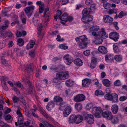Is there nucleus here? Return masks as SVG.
Returning <instances> with one entry per match:
<instances>
[{"mask_svg": "<svg viewBox=\"0 0 127 127\" xmlns=\"http://www.w3.org/2000/svg\"><path fill=\"white\" fill-rule=\"evenodd\" d=\"M104 97L106 99L112 101L114 103L117 102L118 98L117 95L115 93L106 94L104 95Z\"/></svg>", "mask_w": 127, "mask_h": 127, "instance_id": "obj_1", "label": "nucleus"}, {"mask_svg": "<svg viewBox=\"0 0 127 127\" xmlns=\"http://www.w3.org/2000/svg\"><path fill=\"white\" fill-rule=\"evenodd\" d=\"M57 77L60 80H65L69 76L68 71L60 72L56 74Z\"/></svg>", "mask_w": 127, "mask_h": 127, "instance_id": "obj_2", "label": "nucleus"}, {"mask_svg": "<svg viewBox=\"0 0 127 127\" xmlns=\"http://www.w3.org/2000/svg\"><path fill=\"white\" fill-rule=\"evenodd\" d=\"M101 111V109L100 107H94L93 108L92 113H93L95 114V117L98 118L100 117Z\"/></svg>", "mask_w": 127, "mask_h": 127, "instance_id": "obj_3", "label": "nucleus"}, {"mask_svg": "<svg viewBox=\"0 0 127 127\" xmlns=\"http://www.w3.org/2000/svg\"><path fill=\"white\" fill-rule=\"evenodd\" d=\"M94 116L91 114H88L83 117V119L88 123L89 124H92L94 122Z\"/></svg>", "mask_w": 127, "mask_h": 127, "instance_id": "obj_4", "label": "nucleus"}, {"mask_svg": "<svg viewBox=\"0 0 127 127\" xmlns=\"http://www.w3.org/2000/svg\"><path fill=\"white\" fill-rule=\"evenodd\" d=\"M34 8V6L32 5L26 7L25 9V12L28 16L30 17L31 16Z\"/></svg>", "mask_w": 127, "mask_h": 127, "instance_id": "obj_5", "label": "nucleus"}, {"mask_svg": "<svg viewBox=\"0 0 127 127\" xmlns=\"http://www.w3.org/2000/svg\"><path fill=\"white\" fill-rule=\"evenodd\" d=\"M119 37V34L116 32H112L109 34V37L114 41H117Z\"/></svg>", "mask_w": 127, "mask_h": 127, "instance_id": "obj_6", "label": "nucleus"}, {"mask_svg": "<svg viewBox=\"0 0 127 127\" xmlns=\"http://www.w3.org/2000/svg\"><path fill=\"white\" fill-rule=\"evenodd\" d=\"M85 97L83 94H78L74 96V100L75 102H80L85 100Z\"/></svg>", "mask_w": 127, "mask_h": 127, "instance_id": "obj_7", "label": "nucleus"}, {"mask_svg": "<svg viewBox=\"0 0 127 127\" xmlns=\"http://www.w3.org/2000/svg\"><path fill=\"white\" fill-rule=\"evenodd\" d=\"M102 115L104 118L108 120H111L113 116L111 112L108 111L103 112Z\"/></svg>", "mask_w": 127, "mask_h": 127, "instance_id": "obj_8", "label": "nucleus"}, {"mask_svg": "<svg viewBox=\"0 0 127 127\" xmlns=\"http://www.w3.org/2000/svg\"><path fill=\"white\" fill-rule=\"evenodd\" d=\"M64 59L66 61L67 64L68 65L70 64L73 61V58L68 54L64 56Z\"/></svg>", "mask_w": 127, "mask_h": 127, "instance_id": "obj_9", "label": "nucleus"}, {"mask_svg": "<svg viewBox=\"0 0 127 127\" xmlns=\"http://www.w3.org/2000/svg\"><path fill=\"white\" fill-rule=\"evenodd\" d=\"M93 19V17L91 15H83L81 19V20L83 22H87L92 21Z\"/></svg>", "mask_w": 127, "mask_h": 127, "instance_id": "obj_10", "label": "nucleus"}, {"mask_svg": "<svg viewBox=\"0 0 127 127\" xmlns=\"http://www.w3.org/2000/svg\"><path fill=\"white\" fill-rule=\"evenodd\" d=\"M75 40L77 42H86L87 40V38L86 37V36L84 35L77 37L75 38Z\"/></svg>", "mask_w": 127, "mask_h": 127, "instance_id": "obj_11", "label": "nucleus"}, {"mask_svg": "<svg viewBox=\"0 0 127 127\" xmlns=\"http://www.w3.org/2000/svg\"><path fill=\"white\" fill-rule=\"evenodd\" d=\"M98 34V37H100L104 39L107 38L108 36V35L106 34V32L104 31V29L103 28H102L101 31L99 32Z\"/></svg>", "mask_w": 127, "mask_h": 127, "instance_id": "obj_12", "label": "nucleus"}, {"mask_svg": "<svg viewBox=\"0 0 127 127\" xmlns=\"http://www.w3.org/2000/svg\"><path fill=\"white\" fill-rule=\"evenodd\" d=\"M103 20L104 22L107 23H111L113 21V19L107 15H104Z\"/></svg>", "mask_w": 127, "mask_h": 127, "instance_id": "obj_13", "label": "nucleus"}, {"mask_svg": "<svg viewBox=\"0 0 127 127\" xmlns=\"http://www.w3.org/2000/svg\"><path fill=\"white\" fill-rule=\"evenodd\" d=\"M71 110V107L70 106L67 107L64 111V115L65 117H67L70 113Z\"/></svg>", "mask_w": 127, "mask_h": 127, "instance_id": "obj_14", "label": "nucleus"}, {"mask_svg": "<svg viewBox=\"0 0 127 127\" xmlns=\"http://www.w3.org/2000/svg\"><path fill=\"white\" fill-rule=\"evenodd\" d=\"M77 119V116L72 115L70 116L68 119V122L69 124H73L75 123L76 119Z\"/></svg>", "mask_w": 127, "mask_h": 127, "instance_id": "obj_15", "label": "nucleus"}, {"mask_svg": "<svg viewBox=\"0 0 127 127\" xmlns=\"http://www.w3.org/2000/svg\"><path fill=\"white\" fill-rule=\"evenodd\" d=\"M98 50L100 52L103 54H105L107 52V48L104 46H100Z\"/></svg>", "mask_w": 127, "mask_h": 127, "instance_id": "obj_16", "label": "nucleus"}, {"mask_svg": "<svg viewBox=\"0 0 127 127\" xmlns=\"http://www.w3.org/2000/svg\"><path fill=\"white\" fill-rule=\"evenodd\" d=\"M39 13L36 12L34 14V17L32 18V22L35 25L36 24L38 23V19L39 17Z\"/></svg>", "mask_w": 127, "mask_h": 127, "instance_id": "obj_17", "label": "nucleus"}, {"mask_svg": "<svg viewBox=\"0 0 127 127\" xmlns=\"http://www.w3.org/2000/svg\"><path fill=\"white\" fill-rule=\"evenodd\" d=\"M91 82V80L89 79H85L82 81V85L84 87L88 86L90 84Z\"/></svg>", "mask_w": 127, "mask_h": 127, "instance_id": "obj_18", "label": "nucleus"}, {"mask_svg": "<svg viewBox=\"0 0 127 127\" xmlns=\"http://www.w3.org/2000/svg\"><path fill=\"white\" fill-rule=\"evenodd\" d=\"M118 106L116 104L113 105L111 107L112 111L114 114H116L118 112Z\"/></svg>", "mask_w": 127, "mask_h": 127, "instance_id": "obj_19", "label": "nucleus"}, {"mask_svg": "<svg viewBox=\"0 0 127 127\" xmlns=\"http://www.w3.org/2000/svg\"><path fill=\"white\" fill-rule=\"evenodd\" d=\"M74 63L76 65L79 66H81L83 64L82 61L79 58H77L75 59L74 61Z\"/></svg>", "mask_w": 127, "mask_h": 127, "instance_id": "obj_20", "label": "nucleus"}, {"mask_svg": "<svg viewBox=\"0 0 127 127\" xmlns=\"http://www.w3.org/2000/svg\"><path fill=\"white\" fill-rule=\"evenodd\" d=\"M91 8H86L84 9L82 11V14L83 15L84 14L89 15L91 13Z\"/></svg>", "mask_w": 127, "mask_h": 127, "instance_id": "obj_21", "label": "nucleus"}, {"mask_svg": "<svg viewBox=\"0 0 127 127\" xmlns=\"http://www.w3.org/2000/svg\"><path fill=\"white\" fill-rule=\"evenodd\" d=\"M110 120L113 124H116L119 123V120L117 117L112 116Z\"/></svg>", "mask_w": 127, "mask_h": 127, "instance_id": "obj_22", "label": "nucleus"}, {"mask_svg": "<svg viewBox=\"0 0 127 127\" xmlns=\"http://www.w3.org/2000/svg\"><path fill=\"white\" fill-rule=\"evenodd\" d=\"M1 60L2 64L5 66H7L8 67L10 66L9 64L8 61L6 60L3 57H1Z\"/></svg>", "mask_w": 127, "mask_h": 127, "instance_id": "obj_23", "label": "nucleus"}, {"mask_svg": "<svg viewBox=\"0 0 127 127\" xmlns=\"http://www.w3.org/2000/svg\"><path fill=\"white\" fill-rule=\"evenodd\" d=\"M104 86L107 87H109L110 86L111 83L110 81L107 79H104L102 81Z\"/></svg>", "mask_w": 127, "mask_h": 127, "instance_id": "obj_24", "label": "nucleus"}, {"mask_svg": "<svg viewBox=\"0 0 127 127\" xmlns=\"http://www.w3.org/2000/svg\"><path fill=\"white\" fill-rule=\"evenodd\" d=\"M83 119V117L81 116L78 115L77 116V119H76L75 123L78 124L81 123Z\"/></svg>", "mask_w": 127, "mask_h": 127, "instance_id": "obj_25", "label": "nucleus"}, {"mask_svg": "<svg viewBox=\"0 0 127 127\" xmlns=\"http://www.w3.org/2000/svg\"><path fill=\"white\" fill-rule=\"evenodd\" d=\"M99 37L95 38V40L94 41L96 44H100L102 42L103 39L101 37Z\"/></svg>", "mask_w": 127, "mask_h": 127, "instance_id": "obj_26", "label": "nucleus"}, {"mask_svg": "<svg viewBox=\"0 0 127 127\" xmlns=\"http://www.w3.org/2000/svg\"><path fill=\"white\" fill-rule=\"evenodd\" d=\"M75 107L76 109L80 110L82 109V106L81 103L78 102L75 104Z\"/></svg>", "mask_w": 127, "mask_h": 127, "instance_id": "obj_27", "label": "nucleus"}, {"mask_svg": "<svg viewBox=\"0 0 127 127\" xmlns=\"http://www.w3.org/2000/svg\"><path fill=\"white\" fill-rule=\"evenodd\" d=\"M87 45L86 42L80 43L78 45L79 47L82 49H83L86 47Z\"/></svg>", "mask_w": 127, "mask_h": 127, "instance_id": "obj_28", "label": "nucleus"}, {"mask_svg": "<svg viewBox=\"0 0 127 127\" xmlns=\"http://www.w3.org/2000/svg\"><path fill=\"white\" fill-rule=\"evenodd\" d=\"M114 59L117 62H120L122 60V56L120 55H117L114 57Z\"/></svg>", "mask_w": 127, "mask_h": 127, "instance_id": "obj_29", "label": "nucleus"}, {"mask_svg": "<svg viewBox=\"0 0 127 127\" xmlns=\"http://www.w3.org/2000/svg\"><path fill=\"white\" fill-rule=\"evenodd\" d=\"M67 15L66 13H64L61 17H59L60 19L62 20L65 21V22H67V20H65L64 19L65 18H66Z\"/></svg>", "mask_w": 127, "mask_h": 127, "instance_id": "obj_30", "label": "nucleus"}, {"mask_svg": "<svg viewBox=\"0 0 127 127\" xmlns=\"http://www.w3.org/2000/svg\"><path fill=\"white\" fill-rule=\"evenodd\" d=\"M17 44L19 46H22L24 44V41L21 38H20L18 39L17 41Z\"/></svg>", "mask_w": 127, "mask_h": 127, "instance_id": "obj_31", "label": "nucleus"}, {"mask_svg": "<svg viewBox=\"0 0 127 127\" xmlns=\"http://www.w3.org/2000/svg\"><path fill=\"white\" fill-rule=\"evenodd\" d=\"M54 102H58L63 101L62 98L59 96H55L54 99Z\"/></svg>", "mask_w": 127, "mask_h": 127, "instance_id": "obj_32", "label": "nucleus"}, {"mask_svg": "<svg viewBox=\"0 0 127 127\" xmlns=\"http://www.w3.org/2000/svg\"><path fill=\"white\" fill-rule=\"evenodd\" d=\"M18 122L19 125H20L23 124V119L22 116L19 117L18 118Z\"/></svg>", "mask_w": 127, "mask_h": 127, "instance_id": "obj_33", "label": "nucleus"}, {"mask_svg": "<svg viewBox=\"0 0 127 127\" xmlns=\"http://www.w3.org/2000/svg\"><path fill=\"white\" fill-rule=\"evenodd\" d=\"M73 84V82L69 79L66 81L65 82L66 85L68 86H72Z\"/></svg>", "mask_w": 127, "mask_h": 127, "instance_id": "obj_34", "label": "nucleus"}, {"mask_svg": "<svg viewBox=\"0 0 127 127\" xmlns=\"http://www.w3.org/2000/svg\"><path fill=\"white\" fill-rule=\"evenodd\" d=\"M103 93L99 90H96L95 92V95L97 96L99 95H103Z\"/></svg>", "mask_w": 127, "mask_h": 127, "instance_id": "obj_35", "label": "nucleus"}, {"mask_svg": "<svg viewBox=\"0 0 127 127\" xmlns=\"http://www.w3.org/2000/svg\"><path fill=\"white\" fill-rule=\"evenodd\" d=\"M103 5L104 8L106 9H109L111 6V5L110 4L107 2L104 3Z\"/></svg>", "mask_w": 127, "mask_h": 127, "instance_id": "obj_36", "label": "nucleus"}, {"mask_svg": "<svg viewBox=\"0 0 127 127\" xmlns=\"http://www.w3.org/2000/svg\"><path fill=\"white\" fill-rule=\"evenodd\" d=\"M22 79V81L28 83V85H32V83L29 79L26 78H23Z\"/></svg>", "mask_w": 127, "mask_h": 127, "instance_id": "obj_37", "label": "nucleus"}, {"mask_svg": "<svg viewBox=\"0 0 127 127\" xmlns=\"http://www.w3.org/2000/svg\"><path fill=\"white\" fill-rule=\"evenodd\" d=\"M90 29L92 31H96L99 29V27L97 26H94L91 27Z\"/></svg>", "mask_w": 127, "mask_h": 127, "instance_id": "obj_38", "label": "nucleus"}, {"mask_svg": "<svg viewBox=\"0 0 127 127\" xmlns=\"http://www.w3.org/2000/svg\"><path fill=\"white\" fill-rule=\"evenodd\" d=\"M9 9L7 8H5L2 10V12L4 16H7V13L9 11Z\"/></svg>", "mask_w": 127, "mask_h": 127, "instance_id": "obj_39", "label": "nucleus"}, {"mask_svg": "<svg viewBox=\"0 0 127 127\" xmlns=\"http://www.w3.org/2000/svg\"><path fill=\"white\" fill-rule=\"evenodd\" d=\"M108 13L109 15H111L113 13L116 14V10L114 8L110 9L108 12Z\"/></svg>", "mask_w": 127, "mask_h": 127, "instance_id": "obj_40", "label": "nucleus"}, {"mask_svg": "<svg viewBox=\"0 0 127 127\" xmlns=\"http://www.w3.org/2000/svg\"><path fill=\"white\" fill-rule=\"evenodd\" d=\"M33 67V65L32 64H30L28 65L27 66L25 69L27 70H32Z\"/></svg>", "mask_w": 127, "mask_h": 127, "instance_id": "obj_41", "label": "nucleus"}, {"mask_svg": "<svg viewBox=\"0 0 127 127\" xmlns=\"http://www.w3.org/2000/svg\"><path fill=\"white\" fill-rule=\"evenodd\" d=\"M60 47L61 49H66L68 48V46H66L65 44H61L59 46Z\"/></svg>", "mask_w": 127, "mask_h": 127, "instance_id": "obj_42", "label": "nucleus"}, {"mask_svg": "<svg viewBox=\"0 0 127 127\" xmlns=\"http://www.w3.org/2000/svg\"><path fill=\"white\" fill-rule=\"evenodd\" d=\"M14 84L18 87L21 88H23V85H22L21 83L19 81L16 82L15 83H14Z\"/></svg>", "mask_w": 127, "mask_h": 127, "instance_id": "obj_43", "label": "nucleus"}, {"mask_svg": "<svg viewBox=\"0 0 127 127\" xmlns=\"http://www.w3.org/2000/svg\"><path fill=\"white\" fill-rule=\"evenodd\" d=\"M13 101L14 103H16L19 101V98L17 97L14 96L12 98Z\"/></svg>", "mask_w": 127, "mask_h": 127, "instance_id": "obj_44", "label": "nucleus"}, {"mask_svg": "<svg viewBox=\"0 0 127 127\" xmlns=\"http://www.w3.org/2000/svg\"><path fill=\"white\" fill-rule=\"evenodd\" d=\"M6 35L9 37H12L13 34L11 32L8 31L5 32Z\"/></svg>", "mask_w": 127, "mask_h": 127, "instance_id": "obj_45", "label": "nucleus"}, {"mask_svg": "<svg viewBox=\"0 0 127 127\" xmlns=\"http://www.w3.org/2000/svg\"><path fill=\"white\" fill-rule=\"evenodd\" d=\"M0 125L2 127H9L8 125L2 121L0 122Z\"/></svg>", "mask_w": 127, "mask_h": 127, "instance_id": "obj_46", "label": "nucleus"}, {"mask_svg": "<svg viewBox=\"0 0 127 127\" xmlns=\"http://www.w3.org/2000/svg\"><path fill=\"white\" fill-rule=\"evenodd\" d=\"M114 85L116 86H119L121 85L120 81L119 80H117L115 81L114 82Z\"/></svg>", "mask_w": 127, "mask_h": 127, "instance_id": "obj_47", "label": "nucleus"}, {"mask_svg": "<svg viewBox=\"0 0 127 127\" xmlns=\"http://www.w3.org/2000/svg\"><path fill=\"white\" fill-rule=\"evenodd\" d=\"M48 104V105H49L51 109L53 108L54 107L55 104L52 101L49 102Z\"/></svg>", "mask_w": 127, "mask_h": 127, "instance_id": "obj_48", "label": "nucleus"}, {"mask_svg": "<svg viewBox=\"0 0 127 127\" xmlns=\"http://www.w3.org/2000/svg\"><path fill=\"white\" fill-rule=\"evenodd\" d=\"M106 61L110 60H112L111 56L110 55H107L105 56Z\"/></svg>", "mask_w": 127, "mask_h": 127, "instance_id": "obj_49", "label": "nucleus"}, {"mask_svg": "<svg viewBox=\"0 0 127 127\" xmlns=\"http://www.w3.org/2000/svg\"><path fill=\"white\" fill-rule=\"evenodd\" d=\"M44 124V125L47 127H54V126L49 123L46 121Z\"/></svg>", "mask_w": 127, "mask_h": 127, "instance_id": "obj_50", "label": "nucleus"}, {"mask_svg": "<svg viewBox=\"0 0 127 127\" xmlns=\"http://www.w3.org/2000/svg\"><path fill=\"white\" fill-rule=\"evenodd\" d=\"M29 55L32 57H33L35 55L34 52L33 50L30 51L29 53Z\"/></svg>", "mask_w": 127, "mask_h": 127, "instance_id": "obj_51", "label": "nucleus"}, {"mask_svg": "<svg viewBox=\"0 0 127 127\" xmlns=\"http://www.w3.org/2000/svg\"><path fill=\"white\" fill-rule=\"evenodd\" d=\"M3 89L6 91H7L8 90V89L7 86L6 85V83L5 82H4L3 83Z\"/></svg>", "mask_w": 127, "mask_h": 127, "instance_id": "obj_52", "label": "nucleus"}, {"mask_svg": "<svg viewBox=\"0 0 127 127\" xmlns=\"http://www.w3.org/2000/svg\"><path fill=\"white\" fill-rule=\"evenodd\" d=\"M83 54L84 55L86 56L89 55L90 54V51L89 50H87L84 51Z\"/></svg>", "mask_w": 127, "mask_h": 127, "instance_id": "obj_53", "label": "nucleus"}, {"mask_svg": "<svg viewBox=\"0 0 127 127\" xmlns=\"http://www.w3.org/2000/svg\"><path fill=\"white\" fill-rule=\"evenodd\" d=\"M56 40L58 41H64V39L63 38L61 39V36L59 35H58L57 37L56 38Z\"/></svg>", "mask_w": 127, "mask_h": 127, "instance_id": "obj_54", "label": "nucleus"}, {"mask_svg": "<svg viewBox=\"0 0 127 127\" xmlns=\"http://www.w3.org/2000/svg\"><path fill=\"white\" fill-rule=\"evenodd\" d=\"M113 24L116 30H118L119 29V28L117 26L118 23L117 22H113Z\"/></svg>", "mask_w": 127, "mask_h": 127, "instance_id": "obj_55", "label": "nucleus"}, {"mask_svg": "<svg viewBox=\"0 0 127 127\" xmlns=\"http://www.w3.org/2000/svg\"><path fill=\"white\" fill-rule=\"evenodd\" d=\"M113 48L114 52H117L118 49V46L114 44L113 45Z\"/></svg>", "mask_w": 127, "mask_h": 127, "instance_id": "obj_56", "label": "nucleus"}, {"mask_svg": "<svg viewBox=\"0 0 127 127\" xmlns=\"http://www.w3.org/2000/svg\"><path fill=\"white\" fill-rule=\"evenodd\" d=\"M29 88L28 92L29 93H31L32 92L33 89L32 87V85H29Z\"/></svg>", "mask_w": 127, "mask_h": 127, "instance_id": "obj_57", "label": "nucleus"}, {"mask_svg": "<svg viewBox=\"0 0 127 127\" xmlns=\"http://www.w3.org/2000/svg\"><path fill=\"white\" fill-rule=\"evenodd\" d=\"M14 50L16 52H17L16 53L17 55L19 54H21L22 52L20 49L18 48H15L14 49Z\"/></svg>", "mask_w": 127, "mask_h": 127, "instance_id": "obj_58", "label": "nucleus"}, {"mask_svg": "<svg viewBox=\"0 0 127 127\" xmlns=\"http://www.w3.org/2000/svg\"><path fill=\"white\" fill-rule=\"evenodd\" d=\"M93 106V105L92 103L88 104H87L86 106L87 109L89 110Z\"/></svg>", "mask_w": 127, "mask_h": 127, "instance_id": "obj_59", "label": "nucleus"}, {"mask_svg": "<svg viewBox=\"0 0 127 127\" xmlns=\"http://www.w3.org/2000/svg\"><path fill=\"white\" fill-rule=\"evenodd\" d=\"M96 64L91 63L90 66V67L91 69H94L95 67L96 66Z\"/></svg>", "mask_w": 127, "mask_h": 127, "instance_id": "obj_60", "label": "nucleus"}, {"mask_svg": "<svg viewBox=\"0 0 127 127\" xmlns=\"http://www.w3.org/2000/svg\"><path fill=\"white\" fill-rule=\"evenodd\" d=\"M126 99V96H123L120 97L119 98V100L120 101H123L125 100Z\"/></svg>", "mask_w": 127, "mask_h": 127, "instance_id": "obj_61", "label": "nucleus"}, {"mask_svg": "<svg viewBox=\"0 0 127 127\" xmlns=\"http://www.w3.org/2000/svg\"><path fill=\"white\" fill-rule=\"evenodd\" d=\"M92 35L95 37V38H98V34H97L96 32H92Z\"/></svg>", "mask_w": 127, "mask_h": 127, "instance_id": "obj_62", "label": "nucleus"}, {"mask_svg": "<svg viewBox=\"0 0 127 127\" xmlns=\"http://www.w3.org/2000/svg\"><path fill=\"white\" fill-rule=\"evenodd\" d=\"M62 14L61 11L59 10H58L57 11V16L58 17H60Z\"/></svg>", "mask_w": 127, "mask_h": 127, "instance_id": "obj_63", "label": "nucleus"}, {"mask_svg": "<svg viewBox=\"0 0 127 127\" xmlns=\"http://www.w3.org/2000/svg\"><path fill=\"white\" fill-rule=\"evenodd\" d=\"M35 43V42L34 41H33L32 40H31V42L30 46V48H32L33 47V45H34Z\"/></svg>", "mask_w": 127, "mask_h": 127, "instance_id": "obj_64", "label": "nucleus"}]
</instances>
